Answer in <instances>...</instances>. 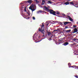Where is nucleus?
<instances>
[{"mask_svg": "<svg viewBox=\"0 0 78 78\" xmlns=\"http://www.w3.org/2000/svg\"><path fill=\"white\" fill-rule=\"evenodd\" d=\"M44 7L45 9H46V10H47V11H49L51 14H53V15H55V16L56 15V12H55L53 11V10H49V6H48L47 7L46 6H44Z\"/></svg>", "mask_w": 78, "mask_h": 78, "instance_id": "nucleus-1", "label": "nucleus"}, {"mask_svg": "<svg viewBox=\"0 0 78 78\" xmlns=\"http://www.w3.org/2000/svg\"><path fill=\"white\" fill-rule=\"evenodd\" d=\"M34 5L33 4H32L31 5L30 7L29 8V9H31V11H34L35 10V9H34Z\"/></svg>", "mask_w": 78, "mask_h": 78, "instance_id": "nucleus-2", "label": "nucleus"}, {"mask_svg": "<svg viewBox=\"0 0 78 78\" xmlns=\"http://www.w3.org/2000/svg\"><path fill=\"white\" fill-rule=\"evenodd\" d=\"M44 25H42V26L41 27V29L40 28V30H39V31H41L42 33H43V34H44Z\"/></svg>", "mask_w": 78, "mask_h": 78, "instance_id": "nucleus-3", "label": "nucleus"}, {"mask_svg": "<svg viewBox=\"0 0 78 78\" xmlns=\"http://www.w3.org/2000/svg\"><path fill=\"white\" fill-rule=\"evenodd\" d=\"M27 2L29 3H32V1L31 0H28L27 1Z\"/></svg>", "mask_w": 78, "mask_h": 78, "instance_id": "nucleus-4", "label": "nucleus"}, {"mask_svg": "<svg viewBox=\"0 0 78 78\" xmlns=\"http://www.w3.org/2000/svg\"><path fill=\"white\" fill-rule=\"evenodd\" d=\"M70 23V22H65L64 23V25H66L68 23Z\"/></svg>", "mask_w": 78, "mask_h": 78, "instance_id": "nucleus-5", "label": "nucleus"}, {"mask_svg": "<svg viewBox=\"0 0 78 78\" xmlns=\"http://www.w3.org/2000/svg\"><path fill=\"white\" fill-rule=\"evenodd\" d=\"M69 17L70 20L71 21H73V19H72V18L70 17V16H69Z\"/></svg>", "mask_w": 78, "mask_h": 78, "instance_id": "nucleus-6", "label": "nucleus"}, {"mask_svg": "<svg viewBox=\"0 0 78 78\" xmlns=\"http://www.w3.org/2000/svg\"><path fill=\"white\" fill-rule=\"evenodd\" d=\"M77 29L76 28H75L74 29V31L73 33H76L77 32Z\"/></svg>", "mask_w": 78, "mask_h": 78, "instance_id": "nucleus-7", "label": "nucleus"}, {"mask_svg": "<svg viewBox=\"0 0 78 78\" xmlns=\"http://www.w3.org/2000/svg\"><path fill=\"white\" fill-rule=\"evenodd\" d=\"M69 3L71 5H74V2H70Z\"/></svg>", "mask_w": 78, "mask_h": 78, "instance_id": "nucleus-8", "label": "nucleus"}, {"mask_svg": "<svg viewBox=\"0 0 78 78\" xmlns=\"http://www.w3.org/2000/svg\"><path fill=\"white\" fill-rule=\"evenodd\" d=\"M69 44V43H68V42H66L64 44V45H68Z\"/></svg>", "mask_w": 78, "mask_h": 78, "instance_id": "nucleus-9", "label": "nucleus"}, {"mask_svg": "<svg viewBox=\"0 0 78 78\" xmlns=\"http://www.w3.org/2000/svg\"><path fill=\"white\" fill-rule=\"evenodd\" d=\"M65 5H69V2H66L65 3Z\"/></svg>", "mask_w": 78, "mask_h": 78, "instance_id": "nucleus-10", "label": "nucleus"}, {"mask_svg": "<svg viewBox=\"0 0 78 78\" xmlns=\"http://www.w3.org/2000/svg\"><path fill=\"white\" fill-rule=\"evenodd\" d=\"M48 3L49 4V3H52L50 1H48Z\"/></svg>", "mask_w": 78, "mask_h": 78, "instance_id": "nucleus-11", "label": "nucleus"}, {"mask_svg": "<svg viewBox=\"0 0 78 78\" xmlns=\"http://www.w3.org/2000/svg\"><path fill=\"white\" fill-rule=\"evenodd\" d=\"M44 3H45V1H43L42 2V5H44Z\"/></svg>", "mask_w": 78, "mask_h": 78, "instance_id": "nucleus-12", "label": "nucleus"}, {"mask_svg": "<svg viewBox=\"0 0 78 78\" xmlns=\"http://www.w3.org/2000/svg\"><path fill=\"white\" fill-rule=\"evenodd\" d=\"M70 31H71V30H66V32H67L68 33H69V32H70Z\"/></svg>", "mask_w": 78, "mask_h": 78, "instance_id": "nucleus-13", "label": "nucleus"}, {"mask_svg": "<svg viewBox=\"0 0 78 78\" xmlns=\"http://www.w3.org/2000/svg\"><path fill=\"white\" fill-rule=\"evenodd\" d=\"M57 13H56L57 14H59V12L58 11H57Z\"/></svg>", "mask_w": 78, "mask_h": 78, "instance_id": "nucleus-14", "label": "nucleus"}, {"mask_svg": "<svg viewBox=\"0 0 78 78\" xmlns=\"http://www.w3.org/2000/svg\"><path fill=\"white\" fill-rule=\"evenodd\" d=\"M38 12V13H39V12H42V11H39Z\"/></svg>", "mask_w": 78, "mask_h": 78, "instance_id": "nucleus-15", "label": "nucleus"}, {"mask_svg": "<svg viewBox=\"0 0 78 78\" xmlns=\"http://www.w3.org/2000/svg\"><path fill=\"white\" fill-rule=\"evenodd\" d=\"M74 76L76 78H78V76L77 75Z\"/></svg>", "mask_w": 78, "mask_h": 78, "instance_id": "nucleus-16", "label": "nucleus"}, {"mask_svg": "<svg viewBox=\"0 0 78 78\" xmlns=\"http://www.w3.org/2000/svg\"><path fill=\"white\" fill-rule=\"evenodd\" d=\"M35 2H36L37 3H39V2L37 1V0L35 1Z\"/></svg>", "mask_w": 78, "mask_h": 78, "instance_id": "nucleus-17", "label": "nucleus"}, {"mask_svg": "<svg viewBox=\"0 0 78 78\" xmlns=\"http://www.w3.org/2000/svg\"><path fill=\"white\" fill-rule=\"evenodd\" d=\"M33 19L34 20H35V17H33Z\"/></svg>", "mask_w": 78, "mask_h": 78, "instance_id": "nucleus-18", "label": "nucleus"}, {"mask_svg": "<svg viewBox=\"0 0 78 78\" xmlns=\"http://www.w3.org/2000/svg\"><path fill=\"white\" fill-rule=\"evenodd\" d=\"M73 66H74V67H76V66H72V67H73Z\"/></svg>", "mask_w": 78, "mask_h": 78, "instance_id": "nucleus-19", "label": "nucleus"}, {"mask_svg": "<svg viewBox=\"0 0 78 78\" xmlns=\"http://www.w3.org/2000/svg\"><path fill=\"white\" fill-rule=\"evenodd\" d=\"M73 26L74 28H76V26H74V25H73Z\"/></svg>", "mask_w": 78, "mask_h": 78, "instance_id": "nucleus-20", "label": "nucleus"}, {"mask_svg": "<svg viewBox=\"0 0 78 78\" xmlns=\"http://www.w3.org/2000/svg\"><path fill=\"white\" fill-rule=\"evenodd\" d=\"M27 14H28V15H30V13H28V12H27Z\"/></svg>", "mask_w": 78, "mask_h": 78, "instance_id": "nucleus-21", "label": "nucleus"}, {"mask_svg": "<svg viewBox=\"0 0 78 78\" xmlns=\"http://www.w3.org/2000/svg\"><path fill=\"white\" fill-rule=\"evenodd\" d=\"M50 33H48V35H50Z\"/></svg>", "mask_w": 78, "mask_h": 78, "instance_id": "nucleus-22", "label": "nucleus"}, {"mask_svg": "<svg viewBox=\"0 0 78 78\" xmlns=\"http://www.w3.org/2000/svg\"><path fill=\"white\" fill-rule=\"evenodd\" d=\"M68 65H70V63H69L68 64Z\"/></svg>", "mask_w": 78, "mask_h": 78, "instance_id": "nucleus-23", "label": "nucleus"}, {"mask_svg": "<svg viewBox=\"0 0 78 78\" xmlns=\"http://www.w3.org/2000/svg\"><path fill=\"white\" fill-rule=\"evenodd\" d=\"M37 0H34V1H35V2Z\"/></svg>", "mask_w": 78, "mask_h": 78, "instance_id": "nucleus-24", "label": "nucleus"}, {"mask_svg": "<svg viewBox=\"0 0 78 78\" xmlns=\"http://www.w3.org/2000/svg\"><path fill=\"white\" fill-rule=\"evenodd\" d=\"M25 10L26 9V7H25Z\"/></svg>", "mask_w": 78, "mask_h": 78, "instance_id": "nucleus-25", "label": "nucleus"}, {"mask_svg": "<svg viewBox=\"0 0 78 78\" xmlns=\"http://www.w3.org/2000/svg\"><path fill=\"white\" fill-rule=\"evenodd\" d=\"M28 19H30V18L29 17H28Z\"/></svg>", "mask_w": 78, "mask_h": 78, "instance_id": "nucleus-26", "label": "nucleus"}, {"mask_svg": "<svg viewBox=\"0 0 78 78\" xmlns=\"http://www.w3.org/2000/svg\"><path fill=\"white\" fill-rule=\"evenodd\" d=\"M62 23H61V24H62Z\"/></svg>", "mask_w": 78, "mask_h": 78, "instance_id": "nucleus-27", "label": "nucleus"}, {"mask_svg": "<svg viewBox=\"0 0 78 78\" xmlns=\"http://www.w3.org/2000/svg\"><path fill=\"white\" fill-rule=\"evenodd\" d=\"M66 28H67V27H66Z\"/></svg>", "mask_w": 78, "mask_h": 78, "instance_id": "nucleus-28", "label": "nucleus"}, {"mask_svg": "<svg viewBox=\"0 0 78 78\" xmlns=\"http://www.w3.org/2000/svg\"><path fill=\"white\" fill-rule=\"evenodd\" d=\"M69 0V1H70V0Z\"/></svg>", "mask_w": 78, "mask_h": 78, "instance_id": "nucleus-29", "label": "nucleus"}, {"mask_svg": "<svg viewBox=\"0 0 78 78\" xmlns=\"http://www.w3.org/2000/svg\"><path fill=\"white\" fill-rule=\"evenodd\" d=\"M43 36H44V35H43Z\"/></svg>", "mask_w": 78, "mask_h": 78, "instance_id": "nucleus-30", "label": "nucleus"}]
</instances>
